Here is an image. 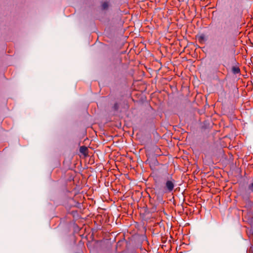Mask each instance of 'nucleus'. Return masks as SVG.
Masks as SVG:
<instances>
[{
    "label": "nucleus",
    "instance_id": "7ed1b4c3",
    "mask_svg": "<svg viewBox=\"0 0 253 253\" xmlns=\"http://www.w3.org/2000/svg\"><path fill=\"white\" fill-rule=\"evenodd\" d=\"M80 151L84 155L86 156L87 155L88 149L86 146H82L80 148Z\"/></svg>",
    "mask_w": 253,
    "mask_h": 253
},
{
    "label": "nucleus",
    "instance_id": "1a4fd4ad",
    "mask_svg": "<svg viewBox=\"0 0 253 253\" xmlns=\"http://www.w3.org/2000/svg\"><path fill=\"white\" fill-rule=\"evenodd\" d=\"M249 190H250L251 191L253 192V183H252L250 184L248 187Z\"/></svg>",
    "mask_w": 253,
    "mask_h": 253
},
{
    "label": "nucleus",
    "instance_id": "6e6552de",
    "mask_svg": "<svg viewBox=\"0 0 253 253\" xmlns=\"http://www.w3.org/2000/svg\"><path fill=\"white\" fill-rule=\"evenodd\" d=\"M119 105L118 103H115L112 107L113 110L115 111H118V110L119 109Z\"/></svg>",
    "mask_w": 253,
    "mask_h": 253
},
{
    "label": "nucleus",
    "instance_id": "20e7f679",
    "mask_svg": "<svg viewBox=\"0 0 253 253\" xmlns=\"http://www.w3.org/2000/svg\"><path fill=\"white\" fill-rule=\"evenodd\" d=\"M198 40L200 43H202L206 41L207 39L205 35L201 34L197 37Z\"/></svg>",
    "mask_w": 253,
    "mask_h": 253
},
{
    "label": "nucleus",
    "instance_id": "f257e3e1",
    "mask_svg": "<svg viewBox=\"0 0 253 253\" xmlns=\"http://www.w3.org/2000/svg\"><path fill=\"white\" fill-rule=\"evenodd\" d=\"M226 40L223 38H219L216 40L215 55L213 57V61L216 64L220 66L221 61L223 59L225 52L224 46Z\"/></svg>",
    "mask_w": 253,
    "mask_h": 253
},
{
    "label": "nucleus",
    "instance_id": "f03ea898",
    "mask_svg": "<svg viewBox=\"0 0 253 253\" xmlns=\"http://www.w3.org/2000/svg\"><path fill=\"white\" fill-rule=\"evenodd\" d=\"M162 181H165V186H164L163 189L165 193H170L171 192L175 186V180L172 178L171 176H169V174L166 173L160 177H156L154 178L155 182L157 184H159L160 180Z\"/></svg>",
    "mask_w": 253,
    "mask_h": 253
},
{
    "label": "nucleus",
    "instance_id": "9d476101",
    "mask_svg": "<svg viewBox=\"0 0 253 253\" xmlns=\"http://www.w3.org/2000/svg\"><path fill=\"white\" fill-rule=\"evenodd\" d=\"M236 4H240L243 0H232Z\"/></svg>",
    "mask_w": 253,
    "mask_h": 253
},
{
    "label": "nucleus",
    "instance_id": "39448f33",
    "mask_svg": "<svg viewBox=\"0 0 253 253\" xmlns=\"http://www.w3.org/2000/svg\"><path fill=\"white\" fill-rule=\"evenodd\" d=\"M231 71L234 74H237L240 73V69L237 66H233L232 67Z\"/></svg>",
    "mask_w": 253,
    "mask_h": 253
},
{
    "label": "nucleus",
    "instance_id": "9b49d317",
    "mask_svg": "<svg viewBox=\"0 0 253 253\" xmlns=\"http://www.w3.org/2000/svg\"><path fill=\"white\" fill-rule=\"evenodd\" d=\"M249 253H253V245H252L250 247V248L249 249L248 251Z\"/></svg>",
    "mask_w": 253,
    "mask_h": 253
},
{
    "label": "nucleus",
    "instance_id": "423d86ee",
    "mask_svg": "<svg viewBox=\"0 0 253 253\" xmlns=\"http://www.w3.org/2000/svg\"><path fill=\"white\" fill-rule=\"evenodd\" d=\"M229 23H230V21H225L223 23H222V25H221V29H223L224 30H226L228 27V26H229Z\"/></svg>",
    "mask_w": 253,
    "mask_h": 253
},
{
    "label": "nucleus",
    "instance_id": "0eeeda50",
    "mask_svg": "<svg viewBox=\"0 0 253 253\" xmlns=\"http://www.w3.org/2000/svg\"><path fill=\"white\" fill-rule=\"evenodd\" d=\"M109 7V3L107 1L102 2L101 4V8L102 10L107 9Z\"/></svg>",
    "mask_w": 253,
    "mask_h": 253
}]
</instances>
